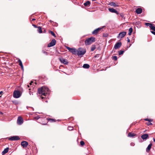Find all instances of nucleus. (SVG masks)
Returning <instances> with one entry per match:
<instances>
[{
	"instance_id": "37",
	"label": "nucleus",
	"mask_w": 155,
	"mask_h": 155,
	"mask_svg": "<svg viewBox=\"0 0 155 155\" xmlns=\"http://www.w3.org/2000/svg\"><path fill=\"white\" fill-rule=\"evenodd\" d=\"M42 52L44 54H45L46 55H48V53L46 51L44 50H43L42 51Z\"/></svg>"
},
{
	"instance_id": "22",
	"label": "nucleus",
	"mask_w": 155,
	"mask_h": 155,
	"mask_svg": "<svg viewBox=\"0 0 155 155\" xmlns=\"http://www.w3.org/2000/svg\"><path fill=\"white\" fill-rule=\"evenodd\" d=\"M136 135L134 134L131 132H130L128 134V136L130 137H133L135 136Z\"/></svg>"
},
{
	"instance_id": "1",
	"label": "nucleus",
	"mask_w": 155,
	"mask_h": 155,
	"mask_svg": "<svg viewBox=\"0 0 155 155\" xmlns=\"http://www.w3.org/2000/svg\"><path fill=\"white\" fill-rule=\"evenodd\" d=\"M49 92V89L45 87H42L38 89V93L41 95V98L43 99L45 97L46 95Z\"/></svg>"
},
{
	"instance_id": "38",
	"label": "nucleus",
	"mask_w": 155,
	"mask_h": 155,
	"mask_svg": "<svg viewBox=\"0 0 155 155\" xmlns=\"http://www.w3.org/2000/svg\"><path fill=\"white\" fill-rule=\"evenodd\" d=\"M120 16H121L122 17H123L124 16V15L123 13H120Z\"/></svg>"
},
{
	"instance_id": "20",
	"label": "nucleus",
	"mask_w": 155,
	"mask_h": 155,
	"mask_svg": "<svg viewBox=\"0 0 155 155\" xmlns=\"http://www.w3.org/2000/svg\"><path fill=\"white\" fill-rule=\"evenodd\" d=\"M18 62L19 63V65L20 66H21V67L22 69H23V64H22V62H21V61L19 59H18Z\"/></svg>"
},
{
	"instance_id": "47",
	"label": "nucleus",
	"mask_w": 155,
	"mask_h": 155,
	"mask_svg": "<svg viewBox=\"0 0 155 155\" xmlns=\"http://www.w3.org/2000/svg\"><path fill=\"white\" fill-rule=\"evenodd\" d=\"M2 93H3V92H2V91H0V95H1V94H2Z\"/></svg>"
},
{
	"instance_id": "46",
	"label": "nucleus",
	"mask_w": 155,
	"mask_h": 155,
	"mask_svg": "<svg viewBox=\"0 0 155 155\" xmlns=\"http://www.w3.org/2000/svg\"><path fill=\"white\" fill-rule=\"evenodd\" d=\"M35 20V18H33V19H32V20H31V21H34V20Z\"/></svg>"
},
{
	"instance_id": "7",
	"label": "nucleus",
	"mask_w": 155,
	"mask_h": 155,
	"mask_svg": "<svg viewBox=\"0 0 155 155\" xmlns=\"http://www.w3.org/2000/svg\"><path fill=\"white\" fill-rule=\"evenodd\" d=\"M58 59L62 63L65 64H68V62L67 60L64 59L63 58L61 57L59 58Z\"/></svg>"
},
{
	"instance_id": "5",
	"label": "nucleus",
	"mask_w": 155,
	"mask_h": 155,
	"mask_svg": "<svg viewBox=\"0 0 155 155\" xmlns=\"http://www.w3.org/2000/svg\"><path fill=\"white\" fill-rule=\"evenodd\" d=\"M13 97L15 98H18L21 96L20 92L18 91H15L13 92Z\"/></svg>"
},
{
	"instance_id": "27",
	"label": "nucleus",
	"mask_w": 155,
	"mask_h": 155,
	"mask_svg": "<svg viewBox=\"0 0 155 155\" xmlns=\"http://www.w3.org/2000/svg\"><path fill=\"white\" fill-rule=\"evenodd\" d=\"M145 25L146 26H149L150 28L151 27V26L152 25V24L150 23H145Z\"/></svg>"
},
{
	"instance_id": "26",
	"label": "nucleus",
	"mask_w": 155,
	"mask_h": 155,
	"mask_svg": "<svg viewBox=\"0 0 155 155\" xmlns=\"http://www.w3.org/2000/svg\"><path fill=\"white\" fill-rule=\"evenodd\" d=\"M49 32L50 33L51 35H52L54 37H56L55 34L54 33V32L52 31H49Z\"/></svg>"
},
{
	"instance_id": "10",
	"label": "nucleus",
	"mask_w": 155,
	"mask_h": 155,
	"mask_svg": "<svg viewBox=\"0 0 155 155\" xmlns=\"http://www.w3.org/2000/svg\"><path fill=\"white\" fill-rule=\"evenodd\" d=\"M126 31H123L120 32L118 35V36L117 37V38L120 37L121 38H122L124 37L126 34Z\"/></svg>"
},
{
	"instance_id": "39",
	"label": "nucleus",
	"mask_w": 155,
	"mask_h": 155,
	"mask_svg": "<svg viewBox=\"0 0 155 155\" xmlns=\"http://www.w3.org/2000/svg\"><path fill=\"white\" fill-rule=\"evenodd\" d=\"M32 26H33L35 28H38V27L37 26V25H34V24H33L32 25Z\"/></svg>"
},
{
	"instance_id": "43",
	"label": "nucleus",
	"mask_w": 155,
	"mask_h": 155,
	"mask_svg": "<svg viewBox=\"0 0 155 155\" xmlns=\"http://www.w3.org/2000/svg\"><path fill=\"white\" fill-rule=\"evenodd\" d=\"M29 94H30V95H31V94H32V95H33V93H32V92H31V91H29Z\"/></svg>"
},
{
	"instance_id": "42",
	"label": "nucleus",
	"mask_w": 155,
	"mask_h": 155,
	"mask_svg": "<svg viewBox=\"0 0 155 155\" xmlns=\"http://www.w3.org/2000/svg\"><path fill=\"white\" fill-rule=\"evenodd\" d=\"M127 41L128 42H129L130 41V40L128 38H127Z\"/></svg>"
},
{
	"instance_id": "29",
	"label": "nucleus",
	"mask_w": 155,
	"mask_h": 155,
	"mask_svg": "<svg viewBox=\"0 0 155 155\" xmlns=\"http://www.w3.org/2000/svg\"><path fill=\"white\" fill-rule=\"evenodd\" d=\"M150 29L153 30L154 31H155V27L153 25V24L151 26V27L150 28Z\"/></svg>"
},
{
	"instance_id": "17",
	"label": "nucleus",
	"mask_w": 155,
	"mask_h": 155,
	"mask_svg": "<svg viewBox=\"0 0 155 155\" xmlns=\"http://www.w3.org/2000/svg\"><path fill=\"white\" fill-rule=\"evenodd\" d=\"M135 12L137 14H140L142 13V9L140 8H137Z\"/></svg>"
},
{
	"instance_id": "50",
	"label": "nucleus",
	"mask_w": 155,
	"mask_h": 155,
	"mask_svg": "<svg viewBox=\"0 0 155 155\" xmlns=\"http://www.w3.org/2000/svg\"><path fill=\"white\" fill-rule=\"evenodd\" d=\"M0 113L1 114H2L3 113H2L1 112H0Z\"/></svg>"
},
{
	"instance_id": "6",
	"label": "nucleus",
	"mask_w": 155,
	"mask_h": 155,
	"mask_svg": "<svg viewBox=\"0 0 155 155\" xmlns=\"http://www.w3.org/2000/svg\"><path fill=\"white\" fill-rule=\"evenodd\" d=\"M56 41L54 39H52L51 42L48 45V47H50L54 45L56 43Z\"/></svg>"
},
{
	"instance_id": "52",
	"label": "nucleus",
	"mask_w": 155,
	"mask_h": 155,
	"mask_svg": "<svg viewBox=\"0 0 155 155\" xmlns=\"http://www.w3.org/2000/svg\"><path fill=\"white\" fill-rule=\"evenodd\" d=\"M97 57V56H96H96H95V57Z\"/></svg>"
},
{
	"instance_id": "32",
	"label": "nucleus",
	"mask_w": 155,
	"mask_h": 155,
	"mask_svg": "<svg viewBox=\"0 0 155 155\" xmlns=\"http://www.w3.org/2000/svg\"><path fill=\"white\" fill-rule=\"evenodd\" d=\"M145 121H148L149 122H151L153 121L152 119H149L148 118H146L144 119Z\"/></svg>"
},
{
	"instance_id": "40",
	"label": "nucleus",
	"mask_w": 155,
	"mask_h": 155,
	"mask_svg": "<svg viewBox=\"0 0 155 155\" xmlns=\"http://www.w3.org/2000/svg\"><path fill=\"white\" fill-rule=\"evenodd\" d=\"M151 32L154 35H155V32L153 31H151Z\"/></svg>"
},
{
	"instance_id": "11",
	"label": "nucleus",
	"mask_w": 155,
	"mask_h": 155,
	"mask_svg": "<svg viewBox=\"0 0 155 155\" xmlns=\"http://www.w3.org/2000/svg\"><path fill=\"white\" fill-rule=\"evenodd\" d=\"M23 122V120L22 118L21 117L19 116L17 119V122L18 124H21Z\"/></svg>"
},
{
	"instance_id": "2",
	"label": "nucleus",
	"mask_w": 155,
	"mask_h": 155,
	"mask_svg": "<svg viewBox=\"0 0 155 155\" xmlns=\"http://www.w3.org/2000/svg\"><path fill=\"white\" fill-rule=\"evenodd\" d=\"M95 41V38L93 37L87 39L85 41V44L86 45H89Z\"/></svg>"
},
{
	"instance_id": "13",
	"label": "nucleus",
	"mask_w": 155,
	"mask_h": 155,
	"mask_svg": "<svg viewBox=\"0 0 155 155\" xmlns=\"http://www.w3.org/2000/svg\"><path fill=\"white\" fill-rule=\"evenodd\" d=\"M108 10H109V11L111 12L115 13L117 15L119 14L117 10H116L115 9H114L113 8H109L108 9Z\"/></svg>"
},
{
	"instance_id": "44",
	"label": "nucleus",
	"mask_w": 155,
	"mask_h": 155,
	"mask_svg": "<svg viewBox=\"0 0 155 155\" xmlns=\"http://www.w3.org/2000/svg\"><path fill=\"white\" fill-rule=\"evenodd\" d=\"M131 32H129L128 33V35H130L131 34Z\"/></svg>"
},
{
	"instance_id": "49",
	"label": "nucleus",
	"mask_w": 155,
	"mask_h": 155,
	"mask_svg": "<svg viewBox=\"0 0 155 155\" xmlns=\"http://www.w3.org/2000/svg\"><path fill=\"white\" fill-rule=\"evenodd\" d=\"M27 87H30V86H29V85H27Z\"/></svg>"
},
{
	"instance_id": "45",
	"label": "nucleus",
	"mask_w": 155,
	"mask_h": 155,
	"mask_svg": "<svg viewBox=\"0 0 155 155\" xmlns=\"http://www.w3.org/2000/svg\"><path fill=\"white\" fill-rule=\"evenodd\" d=\"M134 144L133 143H131V145L132 146H134Z\"/></svg>"
},
{
	"instance_id": "21",
	"label": "nucleus",
	"mask_w": 155,
	"mask_h": 155,
	"mask_svg": "<svg viewBox=\"0 0 155 155\" xmlns=\"http://www.w3.org/2000/svg\"><path fill=\"white\" fill-rule=\"evenodd\" d=\"M83 68H84L88 69L89 68L90 65L89 64H85L83 65Z\"/></svg>"
},
{
	"instance_id": "18",
	"label": "nucleus",
	"mask_w": 155,
	"mask_h": 155,
	"mask_svg": "<svg viewBox=\"0 0 155 155\" xmlns=\"http://www.w3.org/2000/svg\"><path fill=\"white\" fill-rule=\"evenodd\" d=\"M8 150L9 148L8 147H7V148L5 149L4 151L2 152V154L4 155L6 153H8Z\"/></svg>"
},
{
	"instance_id": "34",
	"label": "nucleus",
	"mask_w": 155,
	"mask_h": 155,
	"mask_svg": "<svg viewBox=\"0 0 155 155\" xmlns=\"http://www.w3.org/2000/svg\"><path fill=\"white\" fill-rule=\"evenodd\" d=\"M133 31V29L132 28H130L129 29V32L132 33Z\"/></svg>"
},
{
	"instance_id": "16",
	"label": "nucleus",
	"mask_w": 155,
	"mask_h": 155,
	"mask_svg": "<svg viewBox=\"0 0 155 155\" xmlns=\"http://www.w3.org/2000/svg\"><path fill=\"white\" fill-rule=\"evenodd\" d=\"M152 146V143H150L148 146L146 148V151L147 152L149 153L150 150V149L151 148V147Z\"/></svg>"
},
{
	"instance_id": "3",
	"label": "nucleus",
	"mask_w": 155,
	"mask_h": 155,
	"mask_svg": "<svg viewBox=\"0 0 155 155\" xmlns=\"http://www.w3.org/2000/svg\"><path fill=\"white\" fill-rule=\"evenodd\" d=\"M86 52V49L84 48H80L77 49V55L79 56H82L84 55Z\"/></svg>"
},
{
	"instance_id": "25",
	"label": "nucleus",
	"mask_w": 155,
	"mask_h": 155,
	"mask_svg": "<svg viewBox=\"0 0 155 155\" xmlns=\"http://www.w3.org/2000/svg\"><path fill=\"white\" fill-rule=\"evenodd\" d=\"M38 32H39V33H41L42 32L41 28L40 26H39V27H38Z\"/></svg>"
},
{
	"instance_id": "41",
	"label": "nucleus",
	"mask_w": 155,
	"mask_h": 155,
	"mask_svg": "<svg viewBox=\"0 0 155 155\" xmlns=\"http://www.w3.org/2000/svg\"><path fill=\"white\" fill-rule=\"evenodd\" d=\"M33 83V81H31L29 84L30 85H31L32 84V83Z\"/></svg>"
},
{
	"instance_id": "51",
	"label": "nucleus",
	"mask_w": 155,
	"mask_h": 155,
	"mask_svg": "<svg viewBox=\"0 0 155 155\" xmlns=\"http://www.w3.org/2000/svg\"><path fill=\"white\" fill-rule=\"evenodd\" d=\"M44 124V125H45L46 124Z\"/></svg>"
},
{
	"instance_id": "23",
	"label": "nucleus",
	"mask_w": 155,
	"mask_h": 155,
	"mask_svg": "<svg viewBox=\"0 0 155 155\" xmlns=\"http://www.w3.org/2000/svg\"><path fill=\"white\" fill-rule=\"evenodd\" d=\"M109 5L111 6H113L114 7H116L118 6V5H116V4L115 3L113 2L110 3Z\"/></svg>"
},
{
	"instance_id": "35",
	"label": "nucleus",
	"mask_w": 155,
	"mask_h": 155,
	"mask_svg": "<svg viewBox=\"0 0 155 155\" xmlns=\"http://www.w3.org/2000/svg\"><path fill=\"white\" fill-rule=\"evenodd\" d=\"M68 129L69 130H71L73 129V127H68Z\"/></svg>"
},
{
	"instance_id": "30",
	"label": "nucleus",
	"mask_w": 155,
	"mask_h": 155,
	"mask_svg": "<svg viewBox=\"0 0 155 155\" xmlns=\"http://www.w3.org/2000/svg\"><path fill=\"white\" fill-rule=\"evenodd\" d=\"M124 52V51L123 50H120L118 52V54L119 55H121L123 54Z\"/></svg>"
},
{
	"instance_id": "28",
	"label": "nucleus",
	"mask_w": 155,
	"mask_h": 155,
	"mask_svg": "<svg viewBox=\"0 0 155 155\" xmlns=\"http://www.w3.org/2000/svg\"><path fill=\"white\" fill-rule=\"evenodd\" d=\"M48 121H50L51 122H54L56 121V120L54 119L51 118H49L48 119Z\"/></svg>"
},
{
	"instance_id": "4",
	"label": "nucleus",
	"mask_w": 155,
	"mask_h": 155,
	"mask_svg": "<svg viewBox=\"0 0 155 155\" xmlns=\"http://www.w3.org/2000/svg\"><path fill=\"white\" fill-rule=\"evenodd\" d=\"M66 48L69 51L72 53L73 54L75 55H77V49L74 48H71L68 47H66Z\"/></svg>"
},
{
	"instance_id": "36",
	"label": "nucleus",
	"mask_w": 155,
	"mask_h": 155,
	"mask_svg": "<svg viewBox=\"0 0 155 155\" xmlns=\"http://www.w3.org/2000/svg\"><path fill=\"white\" fill-rule=\"evenodd\" d=\"M146 124L148 125H150L152 124L150 122H147L146 123Z\"/></svg>"
},
{
	"instance_id": "9",
	"label": "nucleus",
	"mask_w": 155,
	"mask_h": 155,
	"mask_svg": "<svg viewBox=\"0 0 155 155\" xmlns=\"http://www.w3.org/2000/svg\"><path fill=\"white\" fill-rule=\"evenodd\" d=\"M8 139L9 140L13 141V140H18L20 139V138L18 136H13L10 138Z\"/></svg>"
},
{
	"instance_id": "19",
	"label": "nucleus",
	"mask_w": 155,
	"mask_h": 155,
	"mask_svg": "<svg viewBox=\"0 0 155 155\" xmlns=\"http://www.w3.org/2000/svg\"><path fill=\"white\" fill-rule=\"evenodd\" d=\"M91 3L90 2L88 1L84 4V5L85 6H90V5Z\"/></svg>"
},
{
	"instance_id": "8",
	"label": "nucleus",
	"mask_w": 155,
	"mask_h": 155,
	"mask_svg": "<svg viewBox=\"0 0 155 155\" xmlns=\"http://www.w3.org/2000/svg\"><path fill=\"white\" fill-rule=\"evenodd\" d=\"M102 28H98L94 30L92 32V34L93 35H96L99 32H100L101 29Z\"/></svg>"
},
{
	"instance_id": "24",
	"label": "nucleus",
	"mask_w": 155,
	"mask_h": 155,
	"mask_svg": "<svg viewBox=\"0 0 155 155\" xmlns=\"http://www.w3.org/2000/svg\"><path fill=\"white\" fill-rule=\"evenodd\" d=\"M96 46L95 45H92L91 46V51H93L96 48Z\"/></svg>"
},
{
	"instance_id": "31",
	"label": "nucleus",
	"mask_w": 155,
	"mask_h": 155,
	"mask_svg": "<svg viewBox=\"0 0 155 155\" xmlns=\"http://www.w3.org/2000/svg\"><path fill=\"white\" fill-rule=\"evenodd\" d=\"M112 59L116 61L117 60V57L116 56H113L112 57Z\"/></svg>"
},
{
	"instance_id": "12",
	"label": "nucleus",
	"mask_w": 155,
	"mask_h": 155,
	"mask_svg": "<svg viewBox=\"0 0 155 155\" xmlns=\"http://www.w3.org/2000/svg\"><path fill=\"white\" fill-rule=\"evenodd\" d=\"M121 45L122 44L120 42H117L115 44L114 46V48L115 49H117L121 47Z\"/></svg>"
},
{
	"instance_id": "33",
	"label": "nucleus",
	"mask_w": 155,
	"mask_h": 155,
	"mask_svg": "<svg viewBox=\"0 0 155 155\" xmlns=\"http://www.w3.org/2000/svg\"><path fill=\"white\" fill-rule=\"evenodd\" d=\"M80 144L81 145V146H83L84 145V142L83 141H81L80 142Z\"/></svg>"
},
{
	"instance_id": "15",
	"label": "nucleus",
	"mask_w": 155,
	"mask_h": 155,
	"mask_svg": "<svg viewBox=\"0 0 155 155\" xmlns=\"http://www.w3.org/2000/svg\"><path fill=\"white\" fill-rule=\"evenodd\" d=\"M149 137L148 135L147 134H144L141 136V138L143 140H146Z\"/></svg>"
},
{
	"instance_id": "48",
	"label": "nucleus",
	"mask_w": 155,
	"mask_h": 155,
	"mask_svg": "<svg viewBox=\"0 0 155 155\" xmlns=\"http://www.w3.org/2000/svg\"><path fill=\"white\" fill-rule=\"evenodd\" d=\"M153 141L154 142H155V139H154V138H153Z\"/></svg>"
},
{
	"instance_id": "14",
	"label": "nucleus",
	"mask_w": 155,
	"mask_h": 155,
	"mask_svg": "<svg viewBox=\"0 0 155 155\" xmlns=\"http://www.w3.org/2000/svg\"><path fill=\"white\" fill-rule=\"evenodd\" d=\"M21 145L23 147H26L28 145V143L26 141H23L21 142Z\"/></svg>"
}]
</instances>
